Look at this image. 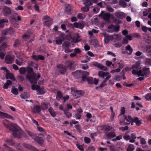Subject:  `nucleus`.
I'll list each match as a JSON object with an SVG mask.
<instances>
[{"label": "nucleus", "mask_w": 151, "mask_h": 151, "mask_svg": "<svg viewBox=\"0 0 151 151\" xmlns=\"http://www.w3.org/2000/svg\"><path fill=\"white\" fill-rule=\"evenodd\" d=\"M140 63L139 62H137L132 65L131 68H127L126 70H129L131 69H132V73L134 75H137L138 76H145L147 77L150 73L149 69L147 68H144L143 70H140Z\"/></svg>", "instance_id": "f257e3e1"}, {"label": "nucleus", "mask_w": 151, "mask_h": 151, "mask_svg": "<svg viewBox=\"0 0 151 151\" xmlns=\"http://www.w3.org/2000/svg\"><path fill=\"white\" fill-rule=\"evenodd\" d=\"M3 124L7 128L13 132V135L15 137L19 138L20 137L21 133L19 131L18 126L13 123L10 124L7 120H5L3 122Z\"/></svg>", "instance_id": "f03ea898"}, {"label": "nucleus", "mask_w": 151, "mask_h": 151, "mask_svg": "<svg viewBox=\"0 0 151 151\" xmlns=\"http://www.w3.org/2000/svg\"><path fill=\"white\" fill-rule=\"evenodd\" d=\"M40 77V76L38 74L34 73L32 68H29L27 70V74L26 76V78L32 84H36L38 79Z\"/></svg>", "instance_id": "7ed1b4c3"}, {"label": "nucleus", "mask_w": 151, "mask_h": 151, "mask_svg": "<svg viewBox=\"0 0 151 151\" xmlns=\"http://www.w3.org/2000/svg\"><path fill=\"white\" fill-rule=\"evenodd\" d=\"M98 74L99 77L102 78H103L106 76V78L104 79L102 83L100 85V87H102L106 85V83L111 77V76L108 72H104L101 71H99Z\"/></svg>", "instance_id": "20e7f679"}, {"label": "nucleus", "mask_w": 151, "mask_h": 151, "mask_svg": "<svg viewBox=\"0 0 151 151\" xmlns=\"http://www.w3.org/2000/svg\"><path fill=\"white\" fill-rule=\"evenodd\" d=\"M101 16L103 19L108 21L109 22L111 19L113 18V16L112 14H111L110 13L107 12H105L103 11H102L99 16Z\"/></svg>", "instance_id": "39448f33"}, {"label": "nucleus", "mask_w": 151, "mask_h": 151, "mask_svg": "<svg viewBox=\"0 0 151 151\" xmlns=\"http://www.w3.org/2000/svg\"><path fill=\"white\" fill-rule=\"evenodd\" d=\"M136 136L134 134H132L131 136H130L126 135L123 137L124 139L127 140H129L130 142H135V139L136 138Z\"/></svg>", "instance_id": "423d86ee"}, {"label": "nucleus", "mask_w": 151, "mask_h": 151, "mask_svg": "<svg viewBox=\"0 0 151 151\" xmlns=\"http://www.w3.org/2000/svg\"><path fill=\"white\" fill-rule=\"evenodd\" d=\"M71 93L73 96L76 98L80 97L83 94V92L81 91H78L77 90H71Z\"/></svg>", "instance_id": "0eeeda50"}, {"label": "nucleus", "mask_w": 151, "mask_h": 151, "mask_svg": "<svg viewBox=\"0 0 151 151\" xmlns=\"http://www.w3.org/2000/svg\"><path fill=\"white\" fill-rule=\"evenodd\" d=\"M26 132L27 133L29 134L32 138L33 139L35 138V139L38 143L40 144L42 142V141L41 140L39 139H39V138L38 137H35V134L32 132H30L29 131H27Z\"/></svg>", "instance_id": "6e6552de"}, {"label": "nucleus", "mask_w": 151, "mask_h": 151, "mask_svg": "<svg viewBox=\"0 0 151 151\" xmlns=\"http://www.w3.org/2000/svg\"><path fill=\"white\" fill-rule=\"evenodd\" d=\"M69 43L68 42H65L62 45L63 48L65 52L66 53L70 52L72 50L69 48Z\"/></svg>", "instance_id": "1a4fd4ad"}, {"label": "nucleus", "mask_w": 151, "mask_h": 151, "mask_svg": "<svg viewBox=\"0 0 151 151\" xmlns=\"http://www.w3.org/2000/svg\"><path fill=\"white\" fill-rule=\"evenodd\" d=\"M3 13L5 16H7L11 14V10L9 8L6 6L3 7Z\"/></svg>", "instance_id": "9d476101"}, {"label": "nucleus", "mask_w": 151, "mask_h": 151, "mask_svg": "<svg viewBox=\"0 0 151 151\" xmlns=\"http://www.w3.org/2000/svg\"><path fill=\"white\" fill-rule=\"evenodd\" d=\"M108 31L112 32H117L119 31V27L116 26L111 25L108 27Z\"/></svg>", "instance_id": "9b49d317"}, {"label": "nucleus", "mask_w": 151, "mask_h": 151, "mask_svg": "<svg viewBox=\"0 0 151 151\" xmlns=\"http://www.w3.org/2000/svg\"><path fill=\"white\" fill-rule=\"evenodd\" d=\"M44 19L45 20V24L49 26L52 23V19L47 16H45L44 17Z\"/></svg>", "instance_id": "f8f14e48"}, {"label": "nucleus", "mask_w": 151, "mask_h": 151, "mask_svg": "<svg viewBox=\"0 0 151 151\" xmlns=\"http://www.w3.org/2000/svg\"><path fill=\"white\" fill-rule=\"evenodd\" d=\"M14 55H7L6 57L5 61L7 64H11L12 63L14 59Z\"/></svg>", "instance_id": "ddd939ff"}, {"label": "nucleus", "mask_w": 151, "mask_h": 151, "mask_svg": "<svg viewBox=\"0 0 151 151\" xmlns=\"http://www.w3.org/2000/svg\"><path fill=\"white\" fill-rule=\"evenodd\" d=\"M115 16L119 19H122L125 17L126 14L123 12L118 11L115 13Z\"/></svg>", "instance_id": "4468645a"}, {"label": "nucleus", "mask_w": 151, "mask_h": 151, "mask_svg": "<svg viewBox=\"0 0 151 151\" xmlns=\"http://www.w3.org/2000/svg\"><path fill=\"white\" fill-rule=\"evenodd\" d=\"M132 40V37L129 35H127L123 38L122 43L123 44H127L129 42L128 40L130 41Z\"/></svg>", "instance_id": "2eb2a0df"}, {"label": "nucleus", "mask_w": 151, "mask_h": 151, "mask_svg": "<svg viewBox=\"0 0 151 151\" xmlns=\"http://www.w3.org/2000/svg\"><path fill=\"white\" fill-rule=\"evenodd\" d=\"M65 11L68 14H70L72 12V8L69 4L65 5Z\"/></svg>", "instance_id": "dca6fc26"}, {"label": "nucleus", "mask_w": 151, "mask_h": 151, "mask_svg": "<svg viewBox=\"0 0 151 151\" xmlns=\"http://www.w3.org/2000/svg\"><path fill=\"white\" fill-rule=\"evenodd\" d=\"M132 121V119L131 117L129 116L125 117V118L123 121V123L125 124H128L130 123Z\"/></svg>", "instance_id": "f3484780"}, {"label": "nucleus", "mask_w": 151, "mask_h": 151, "mask_svg": "<svg viewBox=\"0 0 151 151\" xmlns=\"http://www.w3.org/2000/svg\"><path fill=\"white\" fill-rule=\"evenodd\" d=\"M13 33V31L12 28L4 29L2 32V34L4 35H7L9 34H12Z\"/></svg>", "instance_id": "a211bd4d"}, {"label": "nucleus", "mask_w": 151, "mask_h": 151, "mask_svg": "<svg viewBox=\"0 0 151 151\" xmlns=\"http://www.w3.org/2000/svg\"><path fill=\"white\" fill-rule=\"evenodd\" d=\"M0 117H5L11 119H13V117L10 115L0 111Z\"/></svg>", "instance_id": "6ab92c4d"}, {"label": "nucleus", "mask_w": 151, "mask_h": 151, "mask_svg": "<svg viewBox=\"0 0 151 151\" xmlns=\"http://www.w3.org/2000/svg\"><path fill=\"white\" fill-rule=\"evenodd\" d=\"M94 65L97 66L99 68L102 70L107 71V68L106 67L104 66L102 64L98 63L96 62Z\"/></svg>", "instance_id": "aec40b11"}, {"label": "nucleus", "mask_w": 151, "mask_h": 151, "mask_svg": "<svg viewBox=\"0 0 151 151\" xmlns=\"http://www.w3.org/2000/svg\"><path fill=\"white\" fill-rule=\"evenodd\" d=\"M59 70L61 73H64L66 71L65 67L62 65H60L58 66Z\"/></svg>", "instance_id": "412c9836"}, {"label": "nucleus", "mask_w": 151, "mask_h": 151, "mask_svg": "<svg viewBox=\"0 0 151 151\" xmlns=\"http://www.w3.org/2000/svg\"><path fill=\"white\" fill-rule=\"evenodd\" d=\"M74 25L75 27L80 29H83L84 27L83 23L82 22L74 23Z\"/></svg>", "instance_id": "4be33fe9"}, {"label": "nucleus", "mask_w": 151, "mask_h": 151, "mask_svg": "<svg viewBox=\"0 0 151 151\" xmlns=\"http://www.w3.org/2000/svg\"><path fill=\"white\" fill-rule=\"evenodd\" d=\"M115 36L117 37V35H114V36H106L104 39L105 42L106 43H108L109 42V41L112 40L113 38V37H114Z\"/></svg>", "instance_id": "5701e85b"}, {"label": "nucleus", "mask_w": 151, "mask_h": 151, "mask_svg": "<svg viewBox=\"0 0 151 151\" xmlns=\"http://www.w3.org/2000/svg\"><path fill=\"white\" fill-rule=\"evenodd\" d=\"M133 122L135 123L137 126H139L142 124L141 120H139L138 118L137 117L134 118L133 119Z\"/></svg>", "instance_id": "b1692460"}, {"label": "nucleus", "mask_w": 151, "mask_h": 151, "mask_svg": "<svg viewBox=\"0 0 151 151\" xmlns=\"http://www.w3.org/2000/svg\"><path fill=\"white\" fill-rule=\"evenodd\" d=\"M108 139H111L116 137L115 133L114 132H110L106 134Z\"/></svg>", "instance_id": "393cba45"}, {"label": "nucleus", "mask_w": 151, "mask_h": 151, "mask_svg": "<svg viewBox=\"0 0 151 151\" xmlns=\"http://www.w3.org/2000/svg\"><path fill=\"white\" fill-rule=\"evenodd\" d=\"M83 4L87 6H89L93 4V3L90 0H83Z\"/></svg>", "instance_id": "a878e982"}, {"label": "nucleus", "mask_w": 151, "mask_h": 151, "mask_svg": "<svg viewBox=\"0 0 151 151\" xmlns=\"http://www.w3.org/2000/svg\"><path fill=\"white\" fill-rule=\"evenodd\" d=\"M23 146L25 147L26 148L29 149L31 150H33V151H37V150L34 147H32L31 145H29L28 144H25V143H24L23 144Z\"/></svg>", "instance_id": "bb28decb"}, {"label": "nucleus", "mask_w": 151, "mask_h": 151, "mask_svg": "<svg viewBox=\"0 0 151 151\" xmlns=\"http://www.w3.org/2000/svg\"><path fill=\"white\" fill-rule=\"evenodd\" d=\"M48 111L52 116L53 117H55L56 116L55 112L52 107H50L49 108Z\"/></svg>", "instance_id": "cd10ccee"}, {"label": "nucleus", "mask_w": 151, "mask_h": 151, "mask_svg": "<svg viewBox=\"0 0 151 151\" xmlns=\"http://www.w3.org/2000/svg\"><path fill=\"white\" fill-rule=\"evenodd\" d=\"M32 110L33 112L35 113H39L41 111V109L40 106H34Z\"/></svg>", "instance_id": "c85d7f7f"}, {"label": "nucleus", "mask_w": 151, "mask_h": 151, "mask_svg": "<svg viewBox=\"0 0 151 151\" xmlns=\"http://www.w3.org/2000/svg\"><path fill=\"white\" fill-rule=\"evenodd\" d=\"M144 40L145 42L147 43H151V37L149 36L148 35H145L144 37Z\"/></svg>", "instance_id": "c756f323"}, {"label": "nucleus", "mask_w": 151, "mask_h": 151, "mask_svg": "<svg viewBox=\"0 0 151 151\" xmlns=\"http://www.w3.org/2000/svg\"><path fill=\"white\" fill-rule=\"evenodd\" d=\"M46 91V90L44 89L43 88H40V87H39V88L37 91V92L38 94L42 95L45 93Z\"/></svg>", "instance_id": "7c9ffc66"}, {"label": "nucleus", "mask_w": 151, "mask_h": 151, "mask_svg": "<svg viewBox=\"0 0 151 151\" xmlns=\"http://www.w3.org/2000/svg\"><path fill=\"white\" fill-rule=\"evenodd\" d=\"M12 82L10 80H8L6 83L4 85L3 88L4 89H7L12 84Z\"/></svg>", "instance_id": "2f4dec72"}, {"label": "nucleus", "mask_w": 151, "mask_h": 151, "mask_svg": "<svg viewBox=\"0 0 151 151\" xmlns=\"http://www.w3.org/2000/svg\"><path fill=\"white\" fill-rule=\"evenodd\" d=\"M126 49L129 52L128 54L131 55L133 52V49L129 45H128L126 47Z\"/></svg>", "instance_id": "473e14b6"}, {"label": "nucleus", "mask_w": 151, "mask_h": 151, "mask_svg": "<svg viewBox=\"0 0 151 151\" xmlns=\"http://www.w3.org/2000/svg\"><path fill=\"white\" fill-rule=\"evenodd\" d=\"M82 74L83 76L82 80L83 81H85L86 79V76L89 75V73L86 71H84L82 72Z\"/></svg>", "instance_id": "72a5a7b5"}, {"label": "nucleus", "mask_w": 151, "mask_h": 151, "mask_svg": "<svg viewBox=\"0 0 151 151\" xmlns=\"http://www.w3.org/2000/svg\"><path fill=\"white\" fill-rule=\"evenodd\" d=\"M125 115L124 114H120L119 116V119L120 120V124L122 125L123 123V121L125 118Z\"/></svg>", "instance_id": "f704fd0d"}, {"label": "nucleus", "mask_w": 151, "mask_h": 151, "mask_svg": "<svg viewBox=\"0 0 151 151\" xmlns=\"http://www.w3.org/2000/svg\"><path fill=\"white\" fill-rule=\"evenodd\" d=\"M23 59L22 58H19L18 59H16V63L19 65H21L23 62Z\"/></svg>", "instance_id": "c9c22d12"}, {"label": "nucleus", "mask_w": 151, "mask_h": 151, "mask_svg": "<svg viewBox=\"0 0 151 151\" xmlns=\"http://www.w3.org/2000/svg\"><path fill=\"white\" fill-rule=\"evenodd\" d=\"M63 41V38L62 37H59L57 38L55 41L56 43L58 45H61Z\"/></svg>", "instance_id": "e433bc0d"}, {"label": "nucleus", "mask_w": 151, "mask_h": 151, "mask_svg": "<svg viewBox=\"0 0 151 151\" xmlns=\"http://www.w3.org/2000/svg\"><path fill=\"white\" fill-rule=\"evenodd\" d=\"M8 20L6 19H2L0 20V27L2 28L4 26V23L7 22Z\"/></svg>", "instance_id": "4c0bfd02"}, {"label": "nucleus", "mask_w": 151, "mask_h": 151, "mask_svg": "<svg viewBox=\"0 0 151 151\" xmlns=\"http://www.w3.org/2000/svg\"><path fill=\"white\" fill-rule=\"evenodd\" d=\"M20 96L22 99H25L29 98L30 96V95L28 93H24L21 94Z\"/></svg>", "instance_id": "58836bf2"}, {"label": "nucleus", "mask_w": 151, "mask_h": 151, "mask_svg": "<svg viewBox=\"0 0 151 151\" xmlns=\"http://www.w3.org/2000/svg\"><path fill=\"white\" fill-rule=\"evenodd\" d=\"M98 32V30H96L94 29H93L91 31H88V35L90 36H92L93 35V33H97Z\"/></svg>", "instance_id": "ea45409f"}, {"label": "nucleus", "mask_w": 151, "mask_h": 151, "mask_svg": "<svg viewBox=\"0 0 151 151\" xmlns=\"http://www.w3.org/2000/svg\"><path fill=\"white\" fill-rule=\"evenodd\" d=\"M77 17L79 19H84L86 17V16L83 14L79 13L77 15Z\"/></svg>", "instance_id": "a19ab883"}, {"label": "nucleus", "mask_w": 151, "mask_h": 151, "mask_svg": "<svg viewBox=\"0 0 151 151\" xmlns=\"http://www.w3.org/2000/svg\"><path fill=\"white\" fill-rule=\"evenodd\" d=\"M119 5L123 8L125 7L127 5L126 3L123 0H120L119 1Z\"/></svg>", "instance_id": "79ce46f5"}, {"label": "nucleus", "mask_w": 151, "mask_h": 151, "mask_svg": "<svg viewBox=\"0 0 151 151\" xmlns=\"http://www.w3.org/2000/svg\"><path fill=\"white\" fill-rule=\"evenodd\" d=\"M111 128L109 126H105L103 127V129L105 132H108L111 129Z\"/></svg>", "instance_id": "37998d69"}, {"label": "nucleus", "mask_w": 151, "mask_h": 151, "mask_svg": "<svg viewBox=\"0 0 151 151\" xmlns=\"http://www.w3.org/2000/svg\"><path fill=\"white\" fill-rule=\"evenodd\" d=\"M84 140L86 144H89L91 142V139H90L87 137H85L84 138Z\"/></svg>", "instance_id": "c03bdc74"}, {"label": "nucleus", "mask_w": 151, "mask_h": 151, "mask_svg": "<svg viewBox=\"0 0 151 151\" xmlns=\"http://www.w3.org/2000/svg\"><path fill=\"white\" fill-rule=\"evenodd\" d=\"M134 150V146L132 144H129L127 148V151H132Z\"/></svg>", "instance_id": "a18cd8bd"}, {"label": "nucleus", "mask_w": 151, "mask_h": 151, "mask_svg": "<svg viewBox=\"0 0 151 151\" xmlns=\"http://www.w3.org/2000/svg\"><path fill=\"white\" fill-rule=\"evenodd\" d=\"M145 98L148 101L151 100V93H148L145 96Z\"/></svg>", "instance_id": "49530a36"}, {"label": "nucleus", "mask_w": 151, "mask_h": 151, "mask_svg": "<svg viewBox=\"0 0 151 151\" xmlns=\"http://www.w3.org/2000/svg\"><path fill=\"white\" fill-rule=\"evenodd\" d=\"M6 77L7 79L10 78L12 79L14 78L13 75L10 73H9V72L6 73Z\"/></svg>", "instance_id": "de8ad7c7"}, {"label": "nucleus", "mask_w": 151, "mask_h": 151, "mask_svg": "<svg viewBox=\"0 0 151 151\" xmlns=\"http://www.w3.org/2000/svg\"><path fill=\"white\" fill-rule=\"evenodd\" d=\"M19 72L21 74H24L26 72L25 68L24 67H21L19 70Z\"/></svg>", "instance_id": "09e8293b"}, {"label": "nucleus", "mask_w": 151, "mask_h": 151, "mask_svg": "<svg viewBox=\"0 0 151 151\" xmlns=\"http://www.w3.org/2000/svg\"><path fill=\"white\" fill-rule=\"evenodd\" d=\"M81 10L84 12H87L89 11V8L87 6H84L81 9Z\"/></svg>", "instance_id": "8fccbe9b"}, {"label": "nucleus", "mask_w": 151, "mask_h": 151, "mask_svg": "<svg viewBox=\"0 0 151 151\" xmlns=\"http://www.w3.org/2000/svg\"><path fill=\"white\" fill-rule=\"evenodd\" d=\"M12 93L14 94L17 95L18 93V91L17 88H12L11 90Z\"/></svg>", "instance_id": "3c124183"}, {"label": "nucleus", "mask_w": 151, "mask_h": 151, "mask_svg": "<svg viewBox=\"0 0 151 151\" xmlns=\"http://www.w3.org/2000/svg\"><path fill=\"white\" fill-rule=\"evenodd\" d=\"M62 97V93L60 92H58L56 96V99L57 100H59Z\"/></svg>", "instance_id": "603ef678"}, {"label": "nucleus", "mask_w": 151, "mask_h": 151, "mask_svg": "<svg viewBox=\"0 0 151 151\" xmlns=\"http://www.w3.org/2000/svg\"><path fill=\"white\" fill-rule=\"evenodd\" d=\"M65 114L66 115L67 117L68 118H70L71 116V114L68 111H66L65 110H63Z\"/></svg>", "instance_id": "864d4df0"}, {"label": "nucleus", "mask_w": 151, "mask_h": 151, "mask_svg": "<svg viewBox=\"0 0 151 151\" xmlns=\"http://www.w3.org/2000/svg\"><path fill=\"white\" fill-rule=\"evenodd\" d=\"M110 151H118L116 149L115 146L113 145L110 146Z\"/></svg>", "instance_id": "5fc2aeb1"}, {"label": "nucleus", "mask_w": 151, "mask_h": 151, "mask_svg": "<svg viewBox=\"0 0 151 151\" xmlns=\"http://www.w3.org/2000/svg\"><path fill=\"white\" fill-rule=\"evenodd\" d=\"M39 87L38 85H32V89L33 90H37V91L39 88Z\"/></svg>", "instance_id": "6e6d98bb"}, {"label": "nucleus", "mask_w": 151, "mask_h": 151, "mask_svg": "<svg viewBox=\"0 0 151 151\" xmlns=\"http://www.w3.org/2000/svg\"><path fill=\"white\" fill-rule=\"evenodd\" d=\"M6 43L5 42L3 43L0 46V50H3V49L6 47Z\"/></svg>", "instance_id": "4d7b16f0"}, {"label": "nucleus", "mask_w": 151, "mask_h": 151, "mask_svg": "<svg viewBox=\"0 0 151 151\" xmlns=\"http://www.w3.org/2000/svg\"><path fill=\"white\" fill-rule=\"evenodd\" d=\"M74 52L75 53H76V55L77 54L80 53L81 52V51L79 48H75L74 49Z\"/></svg>", "instance_id": "13d9d810"}, {"label": "nucleus", "mask_w": 151, "mask_h": 151, "mask_svg": "<svg viewBox=\"0 0 151 151\" xmlns=\"http://www.w3.org/2000/svg\"><path fill=\"white\" fill-rule=\"evenodd\" d=\"M145 63L147 65H151V59H147L145 60Z\"/></svg>", "instance_id": "bf43d9fd"}, {"label": "nucleus", "mask_w": 151, "mask_h": 151, "mask_svg": "<svg viewBox=\"0 0 151 151\" xmlns=\"http://www.w3.org/2000/svg\"><path fill=\"white\" fill-rule=\"evenodd\" d=\"M111 110L112 112L111 114V120L113 121L114 119V118L115 116V114L113 111V109L112 107H111Z\"/></svg>", "instance_id": "052dcab7"}, {"label": "nucleus", "mask_w": 151, "mask_h": 151, "mask_svg": "<svg viewBox=\"0 0 151 151\" xmlns=\"http://www.w3.org/2000/svg\"><path fill=\"white\" fill-rule=\"evenodd\" d=\"M88 150L90 151H95V149L94 147L92 146H89L88 148Z\"/></svg>", "instance_id": "680f3d73"}, {"label": "nucleus", "mask_w": 151, "mask_h": 151, "mask_svg": "<svg viewBox=\"0 0 151 151\" xmlns=\"http://www.w3.org/2000/svg\"><path fill=\"white\" fill-rule=\"evenodd\" d=\"M122 136L121 135H119L116 138L114 139H112V141H116V140H119L122 138Z\"/></svg>", "instance_id": "e2e57ef3"}, {"label": "nucleus", "mask_w": 151, "mask_h": 151, "mask_svg": "<svg viewBox=\"0 0 151 151\" xmlns=\"http://www.w3.org/2000/svg\"><path fill=\"white\" fill-rule=\"evenodd\" d=\"M148 29L149 28H147L145 26H143L142 27V31L145 32H146L147 31V30H148Z\"/></svg>", "instance_id": "0e129e2a"}, {"label": "nucleus", "mask_w": 151, "mask_h": 151, "mask_svg": "<svg viewBox=\"0 0 151 151\" xmlns=\"http://www.w3.org/2000/svg\"><path fill=\"white\" fill-rule=\"evenodd\" d=\"M3 51V50H0V57L1 59H3L4 58L5 56V54Z\"/></svg>", "instance_id": "69168bd1"}, {"label": "nucleus", "mask_w": 151, "mask_h": 151, "mask_svg": "<svg viewBox=\"0 0 151 151\" xmlns=\"http://www.w3.org/2000/svg\"><path fill=\"white\" fill-rule=\"evenodd\" d=\"M138 106H139L140 107L142 108L143 107L142 105L141 104L139 103H137L135 105V108L137 110H139V108L138 107Z\"/></svg>", "instance_id": "338daca9"}, {"label": "nucleus", "mask_w": 151, "mask_h": 151, "mask_svg": "<svg viewBox=\"0 0 151 151\" xmlns=\"http://www.w3.org/2000/svg\"><path fill=\"white\" fill-rule=\"evenodd\" d=\"M76 146L77 148L81 151H83V146L81 145H80L78 144H76Z\"/></svg>", "instance_id": "774afa93"}]
</instances>
